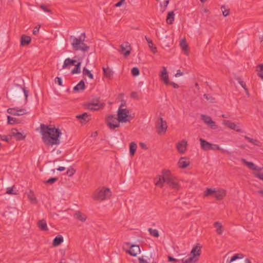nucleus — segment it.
<instances>
[{
	"label": "nucleus",
	"instance_id": "obj_37",
	"mask_svg": "<svg viewBox=\"0 0 263 263\" xmlns=\"http://www.w3.org/2000/svg\"><path fill=\"white\" fill-rule=\"evenodd\" d=\"M83 74L84 76L88 77L90 79H93V76L89 70L87 69L86 67H84L83 69Z\"/></svg>",
	"mask_w": 263,
	"mask_h": 263
},
{
	"label": "nucleus",
	"instance_id": "obj_56",
	"mask_svg": "<svg viewBox=\"0 0 263 263\" xmlns=\"http://www.w3.org/2000/svg\"><path fill=\"white\" fill-rule=\"evenodd\" d=\"M40 28V26H36L34 28V29L33 30V34L34 35L37 34V33L39 31Z\"/></svg>",
	"mask_w": 263,
	"mask_h": 263
},
{
	"label": "nucleus",
	"instance_id": "obj_42",
	"mask_svg": "<svg viewBox=\"0 0 263 263\" xmlns=\"http://www.w3.org/2000/svg\"><path fill=\"white\" fill-rule=\"evenodd\" d=\"M168 3H169V0H165L163 2V4L164 5L163 7L162 6V5L161 4H160L161 7V11L162 13L165 11Z\"/></svg>",
	"mask_w": 263,
	"mask_h": 263
},
{
	"label": "nucleus",
	"instance_id": "obj_55",
	"mask_svg": "<svg viewBox=\"0 0 263 263\" xmlns=\"http://www.w3.org/2000/svg\"><path fill=\"white\" fill-rule=\"evenodd\" d=\"M55 83L58 84L60 86H62V79L59 77H56L55 79Z\"/></svg>",
	"mask_w": 263,
	"mask_h": 263
},
{
	"label": "nucleus",
	"instance_id": "obj_60",
	"mask_svg": "<svg viewBox=\"0 0 263 263\" xmlns=\"http://www.w3.org/2000/svg\"><path fill=\"white\" fill-rule=\"evenodd\" d=\"M256 70L258 72L263 71V64H260L257 66Z\"/></svg>",
	"mask_w": 263,
	"mask_h": 263
},
{
	"label": "nucleus",
	"instance_id": "obj_15",
	"mask_svg": "<svg viewBox=\"0 0 263 263\" xmlns=\"http://www.w3.org/2000/svg\"><path fill=\"white\" fill-rule=\"evenodd\" d=\"M226 195V192L223 189H218L215 190V192H214V197L216 198L217 200H221Z\"/></svg>",
	"mask_w": 263,
	"mask_h": 263
},
{
	"label": "nucleus",
	"instance_id": "obj_26",
	"mask_svg": "<svg viewBox=\"0 0 263 263\" xmlns=\"http://www.w3.org/2000/svg\"><path fill=\"white\" fill-rule=\"evenodd\" d=\"M31 42V37L29 36L23 35L21 36V44L22 46H26Z\"/></svg>",
	"mask_w": 263,
	"mask_h": 263
},
{
	"label": "nucleus",
	"instance_id": "obj_6",
	"mask_svg": "<svg viewBox=\"0 0 263 263\" xmlns=\"http://www.w3.org/2000/svg\"><path fill=\"white\" fill-rule=\"evenodd\" d=\"M106 123L109 128L112 130L115 129L120 126L118 118L116 117L115 115L108 116L106 118Z\"/></svg>",
	"mask_w": 263,
	"mask_h": 263
},
{
	"label": "nucleus",
	"instance_id": "obj_10",
	"mask_svg": "<svg viewBox=\"0 0 263 263\" xmlns=\"http://www.w3.org/2000/svg\"><path fill=\"white\" fill-rule=\"evenodd\" d=\"M157 124L158 133H165L167 128L166 122L162 118H160Z\"/></svg>",
	"mask_w": 263,
	"mask_h": 263
},
{
	"label": "nucleus",
	"instance_id": "obj_27",
	"mask_svg": "<svg viewBox=\"0 0 263 263\" xmlns=\"http://www.w3.org/2000/svg\"><path fill=\"white\" fill-rule=\"evenodd\" d=\"M85 88V85L83 80H81L76 86L73 88V90L76 92L83 90Z\"/></svg>",
	"mask_w": 263,
	"mask_h": 263
},
{
	"label": "nucleus",
	"instance_id": "obj_64",
	"mask_svg": "<svg viewBox=\"0 0 263 263\" xmlns=\"http://www.w3.org/2000/svg\"><path fill=\"white\" fill-rule=\"evenodd\" d=\"M183 75V72H181L180 70H178L177 73L175 74L176 77L181 76Z\"/></svg>",
	"mask_w": 263,
	"mask_h": 263
},
{
	"label": "nucleus",
	"instance_id": "obj_62",
	"mask_svg": "<svg viewBox=\"0 0 263 263\" xmlns=\"http://www.w3.org/2000/svg\"><path fill=\"white\" fill-rule=\"evenodd\" d=\"M40 8L43 10H44L45 12H50V10L49 9H48V8H47L46 7V6H45L44 5H41L40 6Z\"/></svg>",
	"mask_w": 263,
	"mask_h": 263
},
{
	"label": "nucleus",
	"instance_id": "obj_36",
	"mask_svg": "<svg viewBox=\"0 0 263 263\" xmlns=\"http://www.w3.org/2000/svg\"><path fill=\"white\" fill-rule=\"evenodd\" d=\"M75 67L71 70V74L80 73L81 72V62H78Z\"/></svg>",
	"mask_w": 263,
	"mask_h": 263
},
{
	"label": "nucleus",
	"instance_id": "obj_53",
	"mask_svg": "<svg viewBox=\"0 0 263 263\" xmlns=\"http://www.w3.org/2000/svg\"><path fill=\"white\" fill-rule=\"evenodd\" d=\"M0 137H1V139L3 141H5L6 142H8L10 140V139H11V137H9L8 136H6V135H1Z\"/></svg>",
	"mask_w": 263,
	"mask_h": 263
},
{
	"label": "nucleus",
	"instance_id": "obj_46",
	"mask_svg": "<svg viewBox=\"0 0 263 263\" xmlns=\"http://www.w3.org/2000/svg\"><path fill=\"white\" fill-rule=\"evenodd\" d=\"M58 180V178L57 177H53L49 179L48 180H46L45 181L46 184H52L54 183L55 182H56Z\"/></svg>",
	"mask_w": 263,
	"mask_h": 263
},
{
	"label": "nucleus",
	"instance_id": "obj_51",
	"mask_svg": "<svg viewBox=\"0 0 263 263\" xmlns=\"http://www.w3.org/2000/svg\"><path fill=\"white\" fill-rule=\"evenodd\" d=\"M255 177L263 181V173L261 172H255L254 173Z\"/></svg>",
	"mask_w": 263,
	"mask_h": 263
},
{
	"label": "nucleus",
	"instance_id": "obj_1",
	"mask_svg": "<svg viewBox=\"0 0 263 263\" xmlns=\"http://www.w3.org/2000/svg\"><path fill=\"white\" fill-rule=\"evenodd\" d=\"M40 128L42 140L45 144L52 146L60 144V137L62 133L59 128L50 127L44 124H41Z\"/></svg>",
	"mask_w": 263,
	"mask_h": 263
},
{
	"label": "nucleus",
	"instance_id": "obj_20",
	"mask_svg": "<svg viewBox=\"0 0 263 263\" xmlns=\"http://www.w3.org/2000/svg\"><path fill=\"white\" fill-rule=\"evenodd\" d=\"M190 164V162L184 157H181L178 161L179 167L182 168L187 167Z\"/></svg>",
	"mask_w": 263,
	"mask_h": 263
},
{
	"label": "nucleus",
	"instance_id": "obj_30",
	"mask_svg": "<svg viewBox=\"0 0 263 263\" xmlns=\"http://www.w3.org/2000/svg\"><path fill=\"white\" fill-rule=\"evenodd\" d=\"M174 16L175 14L173 11L168 12L166 19V22L168 24H173L174 21Z\"/></svg>",
	"mask_w": 263,
	"mask_h": 263
},
{
	"label": "nucleus",
	"instance_id": "obj_9",
	"mask_svg": "<svg viewBox=\"0 0 263 263\" xmlns=\"http://www.w3.org/2000/svg\"><path fill=\"white\" fill-rule=\"evenodd\" d=\"M201 119L204 123L209 125L211 128L215 129L217 128V125L215 122L212 120L211 117L205 115H201Z\"/></svg>",
	"mask_w": 263,
	"mask_h": 263
},
{
	"label": "nucleus",
	"instance_id": "obj_34",
	"mask_svg": "<svg viewBox=\"0 0 263 263\" xmlns=\"http://www.w3.org/2000/svg\"><path fill=\"white\" fill-rule=\"evenodd\" d=\"M214 226L216 228V232L219 235H221L223 230H222V226L220 222H215L214 223Z\"/></svg>",
	"mask_w": 263,
	"mask_h": 263
},
{
	"label": "nucleus",
	"instance_id": "obj_18",
	"mask_svg": "<svg viewBox=\"0 0 263 263\" xmlns=\"http://www.w3.org/2000/svg\"><path fill=\"white\" fill-rule=\"evenodd\" d=\"M11 134V136L15 137L17 140H22L24 139L25 138V136H23V134L21 133L18 132L16 128L12 129Z\"/></svg>",
	"mask_w": 263,
	"mask_h": 263
},
{
	"label": "nucleus",
	"instance_id": "obj_50",
	"mask_svg": "<svg viewBox=\"0 0 263 263\" xmlns=\"http://www.w3.org/2000/svg\"><path fill=\"white\" fill-rule=\"evenodd\" d=\"M7 119H8V123L9 124H13L16 120V119L15 118L11 117L10 116H7Z\"/></svg>",
	"mask_w": 263,
	"mask_h": 263
},
{
	"label": "nucleus",
	"instance_id": "obj_28",
	"mask_svg": "<svg viewBox=\"0 0 263 263\" xmlns=\"http://www.w3.org/2000/svg\"><path fill=\"white\" fill-rule=\"evenodd\" d=\"M198 260V257H196L194 256L191 255L188 258L184 259H182L181 260L182 263H195Z\"/></svg>",
	"mask_w": 263,
	"mask_h": 263
},
{
	"label": "nucleus",
	"instance_id": "obj_29",
	"mask_svg": "<svg viewBox=\"0 0 263 263\" xmlns=\"http://www.w3.org/2000/svg\"><path fill=\"white\" fill-rule=\"evenodd\" d=\"M63 241V238L62 235H58L55 237L53 241L52 245L54 247L59 246Z\"/></svg>",
	"mask_w": 263,
	"mask_h": 263
},
{
	"label": "nucleus",
	"instance_id": "obj_48",
	"mask_svg": "<svg viewBox=\"0 0 263 263\" xmlns=\"http://www.w3.org/2000/svg\"><path fill=\"white\" fill-rule=\"evenodd\" d=\"M26 114V111L25 109H18V108H17L16 116H22Z\"/></svg>",
	"mask_w": 263,
	"mask_h": 263
},
{
	"label": "nucleus",
	"instance_id": "obj_22",
	"mask_svg": "<svg viewBox=\"0 0 263 263\" xmlns=\"http://www.w3.org/2000/svg\"><path fill=\"white\" fill-rule=\"evenodd\" d=\"M74 217L75 218L78 219L79 220L82 222H84L87 219V216L85 214H83L79 211L76 212V213L74 214Z\"/></svg>",
	"mask_w": 263,
	"mask_h": 263
},
{
	"label": "nucleus",
	"instance_id": "obj_43",
	"mask_svg": "<svg viewBox=\"0 0 263 263\" xmlns=\"http://www.w3.org/2000/svg\"><path fill=\"white\" fill-rule=\"evenodd\" d=\"M17 108V107L8 108L7 109V112L9 114H11V115H12L14 116H16Z\"/></svg>",
	"mask_w": 263,
	"mask_h": 263
},
{
	"label": "nucleus",
	"instance_id": "obj_3",
	"mask_svg": "<svg viewBox=\"0 0 263 263\" xmlns=\"http://www.w3.org/2000/svg\"><path fill=\"white\" fill-rule=\"evenodd\" d=\"M85 37V33H82L79 38L72 35L70 36L71 45L73 50L85 52L89 49V47L84 43Z\"/></svg>",
	"mask_w": 263,
	"mask_h": 263
},
{
	"label": "nucleus",
	"instance_id": "obj_54",
	"mask_svg": "<svg viewBox=\"0 0 263 263\" xmlns=\"http://www.w3.org/2000/svg\"><path fill=\"white\" fill-rule=\"evenodd\" d=\"M125 1L126 0H120L119 2H118L117 3H116L115 4V7H119L121 5H122L123 4H125Z\"/></svg>",
	"mask_w": 263,
	"mask_h": 263
},
{
	"label": "nucleus",
	"instance_id": "obj_33",
	"mask_svg": "<svg viewBox=\"0 0 263 263\" xmlns=\"http://www.w3.org/2000/svg\"><path fill=\"white\" fill-rule=\"evenodd\" d=\"M244 257L243 255L241 253L236 254L233 257H232L230 260L228 259L227 263H231L237 259H241Z\"/></svg>",
	"mask_w": 263,
	"mask_h": 263
},
{
	"label": "nucleus",
	"instance_id": "obj_17",
	"mask_svg": "<svg viewBox=\"0 0 263 263\" xmlns=\"http://www.w3.org/2000/svg\"><path fill=\"white\" fill-rule=\"evenodd\" d=\"M199 141L200 142L201 148L203 151H210L211 146V143H209L205 140L200 138Z\"/></svg>",
	"mask_w": 263,
	"mask_h": 263
},
{
	"label": "nucleus",
	"instance_id": "obj_44",
	"mask_svg": "<svg viewBox=\"0 0 263 263\" xmlns=\"http://www.w3.org/2000/svg\"><path fill=\"white\" fill-rule=\"evenodd\" d=\"M221 9L222 11V14L224 16H227L230 14L229 9H226L224 6H222L221 7Z\"/></svg>",
	"mask_w": 263,
	"mask_h": 263
},
{
	"label": "nucleus",
	"instance_id": "obj_59",
	"mask_svg": "<svg viewBox=\"0 0 263 263\" xmlns=\"http://www.w3.org/2000/svg\"><path fill=\"white\" fill-rule=\"evenodd\" d=\"M23 91L24 93V95H25V100L26 101H27V98H28V91L25 88H23Z\"/></svg>",
	"mask_w": 263,
	"mask_h": 263
},
{
	"label": "nucleus",
	"instance_id": "obj_52",
	"mask_svg": "<svg viewBox=\"0 0 263 263\" xmlns=\"http://www.w3.org/2000/svg\"><path fill=\"white\" fill-rule=\"evenodd\" d=\"M6 193L8 194L16 195L17 193L14 192L13 187H7Z\"/></svg>",
	"mask_w": 263,
	"mask_h": 263
},
{
	"label": "nucleus",
	"instance_id": "obj_13",
	"mask_svg": "<svg viewBox=\"0 0 263 263\" xmlns=\"http://www.w3.org/2000/svg\"><path fill=\"white\" fill-rule=\"evenodd\" d=\"M140 249L138 245H132L129 250L127 252L133 256H136L137 255L140 253Z\"/></svg>",
	"mask_w": 263,
	"mask_h": 263
},
{
	"label": "nucleus",
	"instance_id": "obj_16",
	"mask_svg": "<svg viewBox=\"0 0 263 263\" xmlns=\"http://www.w3.org/2000/svg\"><path fill=\"white\" fill-rule=\"evenodd\" d=\"M160 78L165 85H168L170 83L168 81V76L166 69L165 67H163V70L161 71L160 74Z\"/></svg>",
	"mask_w": 263,
	"mask_h": 263
},
{
	"label": "nucleus",
	"instance_id": "obj_38",
	"mask_svg": "<svg viewBox=\"0 0 263 263\" xmlns=\"http://www.w3.org/2000/svg\"><path fill=\"white\" fill-rule=\"evenodd\" d=\"M210 150H213V151L219 150L222 153H226V152H227V151L226 150H225V149H224L223 148H221L217 144H212V143H211V148H210Z\"/></svg>",
	"mask_w": 263,
	"mask_h": 263
},
{
	"label": "nucleus",
	"instance_id": "obj_23",
	"mask_svg": "<svg viewBox=\"0 0 263 263\" xmlns=\"http://www.w3.org/2000/svg\"><path fill=\"white\" fill-rule=\"evenodd\" d=\"M76 62L77 61L74 60H72L70 58H67L65 60L64 62L62 68L65 69L67 68L68 66L74 65Z\"/></svg>",
	"mask_w": 263,
	"mask_h": 263
},
{
	"label": "nucleus",
	"instance_id": "obj_8",
	"mask_svg": "<svg viewBox=\"0 0 263 263\" xmlns=\"http://www.w3.org/2000/svg\"><path fill=\"white\" fill-rule=\"evenodd\" d=\"M105 106V103L99 102V100L93 101L86 105V108L90 110H98L100 108H103Z\"/></svg>",
	"mask_w": 263,
	"mask_h": 263
},
{
	"label": "nucleus",
	"instance_id": "obj_7",
	"mask_svg": "<svg viewBox=\"0 0 263 263\" xmlns=\"http://www.w3.org/2000/svg\"><path fill=\"white\" fill-rule=\"evenodd\" d=\"M132 49L130 44L128 42H125L120 46L119 51L124 57H127L130 54Z\"/></svg>",
	"mask_w": 263,
	"mask_h": 263
},
{
	"label": "nucleus",
	"instance_id": "obj_14",
	"mask_svg": "<svg viewBox=\"0 0 263 263\" xmlns=\"http://www.w3.org/2000/svg\"><path fill=\"white\" fill-rule=\"evenodd\" d=\"M241 162L251 170L259 171L261 170L260 167L255 165L252 162H248L245 159H241Z\"/></svg>",
	"mask_w": 263,
	"mask_h": 263
},
{
	"label": "nucleus",
	"instance_id": "obj_31",
	"mask_svg": "<svg viewBox=\"0 0 263 263\" xmlns=\"http://www.w3.org/2000/svg\"><path fill=\"white\" fill-rule=\"evenodd\" d=\"M27 196L32 203H36L37 201L32 191L30 190L27 193Z\"/></svg>",
	"mask_w": 263,
	"mask_h": 263
},
{
	"label": "nucleus",
	"instance_id": "obj_49",
	"mask_svg": "<svg viewBox=\"0 0 263 263\" xmlns=\"http://www.w3.org/2000/svg\"><path fill=\"white\" fill-rule=\"evenodd\" d=\"M75 172L76 170L74 168H70L67 171L66 174L69 177H71L73 175Z\"/></svg>",
	"mask_w": 263,
	"mask_h": 263
},
{
	"label": "nucleus",
	"instance_id": "obj_5",
	"mask_svg": "<svg viewBox=\"0 0 263 263\" xmlns=\"http://www.w3.org/2000/svg\"><path fill=\"white\" fill-rule=\"evenodd\" d=\"M125 103H122L118 110V120L119 122L125 123L129 120L127 119L129 111L126 108H123Z\"/></svg>",
	"mask_w": 263,
	"mask_h": 263
},
{
	"label": "nucleus",
	"instance_id": "obj_45",
	"mask_svg": "<svg viewBox=\"0 0 263 263\" xmlns=\"http://www.w3.org/2000/svg\"><path fill=\"white\" fill-rule=\"evenodd\" d=\"M214 192H215V189L213 190L211 189H207L206 191L204 192V196L205 197L208 196L210 195L211 194H214Z\"/></svg>",
	"mask_w": 263,
	"mask_h": 263
},
{
	"label": "nucleus",
	"instance_id": "obj_32",
	"mask_svg": "<svg viewBox=\"0 0 263 263\" xmlns=\"http://www.w3.org/2000/svg\"><path fill=\"white\" fill-rule=\"evenodd\" d=\"M137 144L135 142H132L129 145V154L131 156L134 155L137 149Z\"/></svg>",
	"mask_w": 263,
	"mask_h": 263
},
{
	"label": "nucleus",
	"instance_id": "obj_40",
	"mask_svg": "<svg viewBox=\"0 0 263 263\" xmlns=\"http://www.w3.org/2000/svg\"><path fill=\"white\" fill-rule=\"evenodd\" d=\"M149 234L155 237H158L159 236V232L156 229H153L152 228H149L148 229Z\"/></svg>",
	"mask_w": 263,
	"mask_h": 263
},
{
	"label": "nucleus",
	"instance_id": "obj_19",
	"mask_svg": "<svg viewBox=\"0 0 263 263\" xmlns=\"http://www.w3.org/2000/svg\"><path fill=\"white\" fill-rule=\"evenodd\" d=\"M77 118L80 120L82 123L87 122L90 120V116L86 112L77 116Z\"/></svg>",
	"mask_w": 263,
	"mask_h": 263
},
{
	"label": "nucleus",
	"instance_id": "obj_39",
	"mask_svg": "<svg viewBox=\"0 0 263 263\" xmlns=\"http://www.w3.org/2000/svg\"><path fill=\"white\" fill-rule=\"evenodd\" d=\"M148 45L151 51L154 53H156L157 52V47L154 45L152 40H148Z\"/></svg>",
	"mask_w": 263,
	"mask_h": 263
},
{
	"label": "nucleus",
	"instance_id": "obj_12",
	"mask_svg": "<svg viewBox=\"0 0 263 263\" xmlns=\"http://www.w3.org/2000/svg\"><path fill=\"white\" fill-rule=\"evenodd\" d=\"M187 145V141L182 140L177 144L176 148L180 153L183 154L186 150Z\"/></svg>",
	"mask_w": 263,
	"mask_h": 263
},
{
	"label": "nucleus",
	"instance_id": "obj_35",
	"mask_svg": "<svg viewBox=\"0 0 263 263\" xmlns=\"http://www.w3.org/2000/svg\"><path fill=\"white\" fill-rule=\"evenodd\" d=\"M245 138L254 145L260 146V142L256 139L251 138L247 136H245Z\"/></svg>",
	"mask_w": 263,
	"mask_h": 263
},
{
	"label": "nucleus",
	"instance_id": "obj_58",
	"mask_svg": "<svg viewBox=\"0 0 263 263\" xmlns=\"http://www.w3.org/2000/svg\"><path fill=\"white\" fill-rule=\"evenodd\" d=\"M168 261L171 262V261H174V262H179V261H181V260H178L177 259H176L175 258H173L172 257V256H168Z\"/></svg>",
	"mask_w": 263,
	"mask_h": 263
},
{
	"label": "nucleus",
	"instance_id": "obj_4",
	"mask_svg": "<svg viewBox=\"0 0 263 263\" xmlns=\"http://www.w3.org/2000/svg\"><path fill=\"white\" fill-rule=\"evenodd\" d=\"M111 195V192L109 188H103L97 190L93 196L96 200H104L109 199Z\"/></svg>",
	"mask_w": 263,
	"mask_h": 263
},
{
	"label": "nucleus",
	"instance_id": "obj_2",
	"mask_svg": "<svg viewBox=\"0 0 263 263\" xmlns=\"http://www.w3.org/2000/svg\"><path fill=\"white\" fill-rule=\"evenodd\" d=\"M164 183L172 189L179 190L180 189L178 179L168 170H163L162 175H158L155 179L156 185L161 188L163 187Z\"/></svg>",
	"mask_w": 263,
	"mask_h": 263
},
{
	"label": "nucleus",
	"instance_id": "obj_57",
	"mask_svg": "<svg viewBox=\"0 0 263 263\" xmlns=\"http://www.w3.org/2000/svg\"><path fill=\"white\" fill-rule=\"evenodd\" d=\"M130 97L135 99H138V93L136 91H133L131 93Z\"/></svg>",
	"mask_w": 263,
	"mask_h": 263
},
{
	"label": "nucleus",
	"instance_id": "obj_24",
	"mask_svg": "<svg viewBox=\"0 0 263 263\" xmlns=\"http://www.w3.org/2000/svg\"><path fill=\"white\" fill-rule=\"evenodd\" d=\"M102 69L104 76L109 79H111L114 73L112 70L108 66L107 67H103Z\"/></svg>",
	"mask_w": 263,
	"mask_h": 263
},
{
	"label": "nucleus",
	"instance_id": "obj_41",
	"mask_svg": "<svg viewBox=\"0 0 263 263\" xmlns=\"http://www.w3.org/2000/svg\"><path fill=\"white\" fill-rule=\"evenodd\" d=\"M180 45L182 49L184 51H187L188 49V45L185 39L181 40L180 43Z\"/></svg>",
	"mask_w": 263,
	"mask_h": 263
},
{
	"label": "nucleus",
	"instance_id": "obj_47",
	"mask_svg": "<svg viewBox=\"0 0 263 263\" xmlns=\"http://www.w3.org/2000/svg\"><path fill=\"white\" fill-rule=\"evenodd\" d=\"M132 74L134 76H137L139 74L140 71L137 67H134L131 71Z\"/></svg>",
	"mask_w": 263,
	"mask_h": 263
},
{
	"label": "nucleus",
	"instance_id": "obj_11",
	"mask_svg": "<svg viewBox=\"0 0 263 263\" xmlns=\"http://www.w3.org/2000/svg\"><path fill=\"white\" fill-rule=\"evenodd\" d=\"M222 123L231 129L236 130L239 133L242 132V130L239 128V127L234 122H232L229 120H224Z\"/></svg>",
	"mask_w": 263,
	"mask_h": 263
},
{
	"label": "nucleus",
	"instance_id": "obj_63",
	"mask_svg": "<svg viewBox=\"0 0 263 263\" xmlns=\"http://www.w3.org/2000/svg\"><path fill=\"white\" fill-rule=\"evenodd\" d=\"M168 84L171 85L172 86H173V87L174 88H178L179 87V85L177 84H176L173 82H170V83Z\"/></svg>",
	"mask_w": 263,
	"mask_h": 263
},
{
	"label": "nucleus",
	"instance_id": "obj_21",
	"mask_svg": "<svg viewBox=\"0 0 263 263\" xmlns=\"http://www.w3.org/2000/svg\"><path fill=\"white\" fill-rule=\"evenodd\" d=\"M201 247L197 245L192 249L191 252V255L194 256L196 257H198L200 255Z\"/></svg>",
	"mask_w": 263,
	"mask_h": 263
},
{
	"label": "nucleus",
	"instance_id": "obj_25",
	"mask_svg": "<svg viewBox=\"0 0 263 263\" xmlns=\"http://www.w3.org/2000/svg\"><path fill=\"white\" fill-rule=\"evenodd\" d=\"M37 225L42 231H47L48 230L46 222L44 219L39 220Z\"/></svg>",
	"mask_w": 263,
	"mask_h": 263
},
{
	"label": "nucleus",
	"instance_id": "obj_61",
	"mask_svg": "<svg viewBox=\"0 0 263 263\" xmlns=\"http://www.w3.org/2000/svg\"><path fill=\"white\" fill-rule=\"evenodd\" d=\"M139 145H140V146L142 149H147V147L146 145L144 143L141 142V143H140Z\"/></svg>",
	"mask_w": 263,
	"mask_h": 263
}]
</instances>
